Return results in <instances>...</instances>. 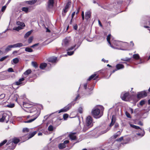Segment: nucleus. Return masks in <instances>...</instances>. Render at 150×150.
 <instances>
[{"label":"nucleus","mask_w":150,"mask_h":150,"mask_svg":"<svg viewBox=\"0 0 150 150\" xmlns=\"http://www.w3.org/2000/svg\"><path fill=\"white\" fill-rule=\"evenodd\" d=\"M69 117V115L65 113L64 114L63 116V117L64 120H66L67 119V118Z\"/></svg>","instance_id":"obj_43"},{"label":"nucleus","mask_w":150,"mask_h":150,"mask_svg":"<svg viewBox=\"0 0 150 150\" xmlns=\"http://www.w3.org/2000/svg\"><path fill=\"white\" fill-rule=\"evenodd\" d=\"M23 105L24 108H29V109L32 106L29 103L24 102H23Z\"/></svg>","instance_id":"obj_15"},{"label":"nucleus","mask_w":150,"mask_h":150,"mask_svg":"<svg viewBox=\"0 0 150 150\" xmlns=\"http://www.w3.org/2000/svg\"><path fill=\"white\" fill-rule=\"evenodd\" d=\"M33 65L35 68L38 67V64L37 62H32Z\"/></svg>","instance_id":"obj_47"},{"label":"nucleus","mask_w":150,"mask_h":150,"mask_svg":"<svg viewBox=\"0 0 150 150\" xmlns=\"http://www.w3.org/2000/svg\"><path fill=\"white\" fill-rule=\"evenodd\" d=\"M75 12H74L72 13V15H71V18H72V19L73 18L74 16L75 15Z\"/></svg>","instance_id":"obj_63"},{"label":"nucleus","mask_w":150,"mask_h":150,"mask_svg":"<svg viewBox=\"0 0 150 150\" xmlns=\"http://www.w3.org/2000/svg\"><path fill=\"white\" fill-rule=\"evenodd\" d=\"M93 125V119L91 116H88L86 119L85 125L83 128V131L84 132H85Z\"/></svg>","instance_id":"obj_1"},{"label":"nucleus","mask_w":150,"mask_h":150,"mask_svg":"<svg viewBox=\"0 0 150 150\" xmlns=\"http://www.w3.org/2000/svg\"><path fill=\"white\" fill-rule=\"evenodd\" d=\"M33 39V37L32 36L30 37L28 40V42L29 43H31Z\"/></svg>","instance_id":"obj_42"},{"label":"nucleus","mask_w":150,"mask_h":150,"mask_svg":"<svg viewBox=\"0 0 150 150\" xmlns=\"http://www.w3.org/2000/svg\"><path fill=\"white\" fill-rule=\"evenodd\" d=\"M31 70L30 69H28L24 73L23 75L25 76H26L25 77H26L27 75L31 73Z\"/></svg>","instance_id":"obj_20"},{"label":"nucleus","mask_w":150,"mask_h":150,"mask_svg":"<svg viewBox=\"0 0 150 150\" xmlns=\"http://www.w3.org/2000/svg\"><path fill=\"white\" fill-rule=\"evenodd\" d=\"M13 47H14L13 45H9L5 49V51L6 52H8L11 50V48H12Z\"/></svg>","instance_id":"obj_23"},{"label":"nucleus","mask_w":150,"mask_h":150,"mask_svg":"<svg viewBox=\"0 0 150 150\" xmlns=\"http://www.w3.org/2000/svg\"><path fill=\"white\" fill-rule=\"evenodd\" d=\"M11 144L12 145V140H9L7 143L6 144V145H9V144H11Z\"/></svg>","instance_id":"obj_59"},{"label":"nucleus","mask_w":150,"mask_h":150,"mask_svg":"<svg viewBox=\"0 0 150 150\" xmlns=\"http://www.w3.org/2000/svg\"><path fill=\"white\" fill-rule=\"evenodd\" d=\"M24 80L25 79L24 78H21L19 79L18 81L16 82L15 84L17 86H19L22 83V82L24 81Z\"/></svg>","instance_id":"obj_17"},{"label":"nucleus","mask_w":150,"mask_h":150,"mask_svg":"<svg viewBox=\"0 0 150 150\" xmlns=\"http://www.w3.org/2000/svg\"><path fill=\"white\" fill-rule=\"evenodd\" d=\"M37 1V0H32L27 1V2L28 4L32 5L35 4L36 2Z\"/></svg>","instance_id":"obj_29"},{"label":"nucleus","mask_w":150,"mask_h":150,"mask_svg":"<svg viewBox=\"0 0 150 150\" xmlns=\"http://www.w3.org/2000/svg\"><path fill=\"white\" fill-rule=\"evenodd\" d=\"M5 96V94L3 93L0 95V99H2L4 98Z\"/></svg>","instance_id":"obj_54"},{"label":"nucleus","mask_w":150,"mask_h":150,"mask_svg":"<svg viewBox=\"0 0 150 150\" xmlns=\"http://www.w3.org/2000/svg\"><path fill=\"white\" fill-rule=\"evenodd\" d=\"M80 10V8H78L77 9V10L76 12V14L77 15L79 13V11Z\"/></svg>","instance_id":"obj_62"},{"label":"nucleus","mask_w":150,"mask_h":150,"mask_svg":"<svg viewBox=\"0 0 150 150\" xmlns=\"http://www.w3.org/2000/svg\"><path fill=\"white\" fill-rule=\"evenodd\" d=\"M14 47H20L23 46V45L21 43H18L13 45Z\"/></svg>","instance_id":"obj_24"},{"label":"nucleus","mask_w":150,"mask_h":150,"mask_svg":"<svg viewBox=\"0 0 150 150\" xmlns=\"http://www.w3.org/2000/svg\"><path fill=\"white\" fill-rule=\"evenodd\" d=\"M20 141V139H19L16 137H14L12 140V146H9L8 147V149L11 150H13L14 149L16 146V144L18 143Z\"/></svg>","instance_id":"obj_4"},{"label":"nucleus","mask_w":150,"mask_h":150,"mask_svg":"<svg viewBox=\"0 0 150 150\" xmlns=\"http://www.w3.org/2000/svg\"><path fill=\"white\" fill-rule=\"evenodd\" d=\"M99 78V75L98 74V72H96L93 74L91 75L87 79V81H90L92 79L95 80Z\"/></svg>","instance_id":"obj_9"},{"label":"nucleus","mask_w":150,"mask_h":150,"mask_svg":"<svg viewBox=\"0 0 150 150\" xmlns=\"http://www.w3.org/2000/svg\"><path fill=\"white\" fill-rule=\"evenodd\" d=\"M147 95V93L145 91H142L139 92L137 95V98L138 99L144 98L146 97Z\"/></svg>","instance_id":"obj_8"},{"label":"nucleus","mask_w":150,"mask_h":150,"mask_svg":"<svg viewBox=\"0 0 150 150\" xmlns=\"http://www.w3.org/2000/svg\"><path fill=\"white\" fill-rule=\"evenodd\" d=\"M76 45H75L73 46H72V47H70L68 48L67 49V51H68L72 50H73L76 47Z\"/></svg>","instance_id":"obj_45"},{"label":"nucleus","mask_w":150,"mask_h":150,"mask_svg":"<svg viewBox=\"0 0 150 150\" xmlns=\"http://www.w3.org/2000/svg\"><path fill=\"white\" fill-rule=\"evenodd\" d=\"M32 33V31H30L27 32L25 35L24 38H27Z\"/></svg>","instance_id":"obj_31"},{"label":"nucleus","mask_w":150,"mask_h":150,"mask_svg":"<svg viewBox=\"0 0 150 150\" xmlns=\"http://www.w3.org/2000/svg\"><path fill=\"white\" fill-rule=\"evenodd\" d=\"M54 0H48L47 2V7L49 8H51L53 7L54 4Z\"/></svg>","instance_id":"obj_11"},{"label":"nucleus","mask_w":150,"mask_h":150,"mask_svg":"<svg viewBox=\"0 0 150 150\" xmlns=\"http://www.w3.org/2000/svg\"><path fill=\"white\" fill-rule=\"evenodd\" d=\"M6 8V5L3 6L1 8V11L2 12H4Z\"/></svg>","instance_id":"obj_56"},{"label":"nucleus","mask_w":150,"mask_h":150,"mask_svg":"<svg viewBox=\"0 0 150 150\" xmlns=\"http://www.w3.org/2000/svg\"><path fill=\"white\" fill-rule=\"evenodd\" d=\"M123 140V137H122L119 139H116V141L119 142H120L122 141Z\"/></svg>","instance_id":"obj_52"},{"label":"nucleus","mask_w":150,"mask_h":150,"mask_svg":"<svg viewBox=\"0 0 150 150\" xmlns=\"http://www.w3.org/2000/svg\"><path fill=\"white\" fill-rule=\"evenodd\" d=\"M14 106H15V105L13 103L10 104H9V105H7V106L8 107L10 108H13V107H14Z\"/></svg>","instance_id":"obj_49"},{"label":"nucleus","mask_w":150,"mask_h":150,"mask_svg":"<svg viewBox=\"0 0 150 150\" xmlns=\"http://www.w3.org/2000/svg\"><path fill=\"white\" fill-rule=\"evenodd\" d=\"M92 114L93 117L97 118H99L103 115V114L100 112V110L98 108H96L92 110Z\"/></svg>","instance_id":"obj_3"},{"label":"nucleus","mask_w":150,"mask_h":150,"mask_svg":"<svg viewBox=\"0 0 150 150\" xmlns=\"http://www.w3.org/2000/svg\"><path fill=\"white\" fill-rule=\"evenodd\" d=\"M71 2L70 1H68L67 4L66 6H65V8H66L69 9V8L70 6L71 5Z\"/></svg>","instance_id":"obj_37"},{"label":"nucleus","mask_w":150,"mask_h":150,"mask_svg":"<svg viewBox=\"0 0 150 150\" xmlns=\"http://www.w3.org/2000/svg\"><path fill=\"white\" fill-rule=\"evenodd\" d=\"M145 134V132L144 130H142V133H137L136 134L139 136H141V137H142Z\"/></svg>","instance_id":"obj_36"},{"label":"nucleus","mask_w":150,"mask_h":150,"mask_svg":"<svg viewBox=\"0 0 150 150\" xmlns=\"http://www.w3.org/2000/svg\"><path fill=\"white\" fill-rule=\"evenodd\" d=\"M115 122V120H114L113 117V116L111 119V122L109 125L110 127H111L112 126L114 125Z\"/></svg>","instance_id":"obj_33"},{"label":"nucleus","mask_w":150,"mask_h":150,"mask_svg":"<svg viewBox=\"0 0 150 150\" xmlns=\"http://www.w3.org/2000/svg\"><path fill=\"white\" fill-rule=\"evenodd\" d=\"M145 103V101L144 100H141L139 103V104L141 105L142 106L144 105Z\"/></svg>","instance_id":"obj_51"},{"label":"nucleus","mask_w":150,"mask_h":150,"mask_svg":"<svg viewBox=\"0 0 150 150\" xmlns=\"http://www.w3.org/2000/svg\"><path fill=\"white\" fill-rule=\"evenodd\" d=\"M7 142V140L5 139L2 142L0 143V147H1L4 145L5 143Z\"/></svg>","instance_id":"obj_41"},{"label":"nucleus","mask_w":150,"mask_h":150,"mask_svg":"<svg viewBox=\"0 0 150 150\" xmlns=\"http://www.w3.org/2000/svg\"><path fill=\"white\" fill-rule=\"evenodd\" d=\"M19 61V59L17 58H16L14 59H13V62L14 64H15L18 63V62Z\"/></svg>","instance_id":"obj_34"},{"label":"nucleus","mask_w":150,"mask_h":150,"mask_svg":"<svg viewBox=\"0 0 150 150\" xmlns=\"http://www.w3.org/2000/svg\"><path fill=\"white\" fill-rule=\"evenodd\" d=\"M69 41L68 39H65L63 41L64 46L66 47L67 46L69 45Z\"/></svg>","instance_id":"obj_22"},{"label":"nucleus","mask_w":150,"mask_h":150,"mask_svg":"<svg viewBox=\"0 0 150 150\" xmlns=\"http://www.w3.org/2000/svg\"><path fill=\"white\" fill-rule=\"evenodd\" d=\"M110 37H111V35L110 34H109L108 35V36H107V41H109V40H110Z\"/></svg>","instance_id":"obj_57"},{"label":"nucleus","mask_w":150,"mask_h":150,"mask_svg":"<svg viewBox=\"0 0 150 150\" xmlns=\"http://www.w3.org/2000/svg\"><path fill=\"white\" fill-rule=\"evenodd\" d=\"M76 133H72L69 135V137L72 140H76L77 139L75 135Z\"/></svg>","instance_id":"obj_14"},{"label":"nucleus","mask_w":150,"mask_h":150,"mask_svg":"<svg viewBox=\"0 0 150 150\" xmlns=\"http://www.w3.org/2000/svg\"><path fill=\"white\" fill-rule=\"evenodd\" d=\"M131 60L130 58H125L122 59V60L126 61L127 62H129Z\"/></svg>","instance_id":"obj_40"},{"label":"nucleus","mask_w":150,"mask_h":150,"mask_svg":"<svg viewBox=\"0 0 150 150\" xmlns=\"http://www.w3.org/2000/svg\"><path fill=\"white\" fill-rule=\"evenodd\" d=\"M8 57V56H4V57H3L1 58L0 59V61L2 62V61H3L5 59H6Z\"/></svg>","instance_id":"obj_48"},{"label":"nucleus","mask_w":150,"mask_h":150,"mask_svg":"<svg viewBox=\"0 0 150 150\" xmlns=\"http://www.w3.org/2000/svg\"><path fill=\"white\" fill-rule=\"evenodd\" d=\"M72 106V103L69 104L67 106L59 110L58 113H60L61 112H65L67 111L71 108Z\"/></svg>","instance_id":"obj_7"},{"label":"nucleus","mask_w":150,"mask_h":150,"mask_svg":"<svg viewBox=\"0 0 150 150\" xmlns=\"http://www.w3.org/2000/svg\"><path fill=\"white\" fill-rule=\"evenodd\" d=\"M23 28V27H21L20 26H18L17 27H16V28H13V29L14 30H16L17 31H18L22 29Z\"/></svg>","instance_id":"obj_32"},{"label":"nucleus","mask_w":150,"mask_h":150,"mask_svg":"<svg viewBox=\"0 0 150 150\" xmlns=\"http://www.w3.org/2000/svg\"><path fill=\"white\" fill-rule=\"evenodd\" d=\"M25 51L26 52H32L33 51V50L29 47H26L25 48Z\"/></svg>","instance_id":"obj_35"},{"label":"nucleus","mask_w":150,"mask_h":150,"mask_svg":"<svg viewBox=\"0 0 150 150\" xmlns=\"http://www.w3.org/2000/svg\"><path fill=\"white\" fill-rule=\"evenodd\" d=\"M69 142V141L68 140H66L64 141L63 143H64V144H68Z\"/></svg>","instance_id":"obj_60"},{"label":"nucleus","mask_w":150,"mask_h":150,"mask_svg":"<svg viewBox=\"0 0 150 150\" xmlns=\"http://www.w3.org/2000/svg\"><path fill=\"white\" fill-rule=\"evenodd\" d=\"M22 11L27 13L28 11V8L27 7H23L22 8Z\"/></svg>","instance_id":"obj_39"},{"label":"nucleus","mask_w":150,"mask_h":150,"mask_svg":"<svg viewBox=\"0 0 150 150\" xmlns=\"http://www.w3.org/2000/svg\"><path fill=\"white\" fill-rule=\"evenodd\" d=\"M73 28L75 30H77L78 28V26L77 24H76L75 25H74V26L73 27Z\"/></svg>","instance_id":"obj_61"},{"label":"nucleus","mask_w":150,"mask_h":150,"mask_svg":"<svg viewBox=\"0 0 150 150\" xmlns=\"http://www.w3.org/2000/svg\"><path fill=\"white\" fill-rule=\"evenodd\" d=\"M19 98V96L17 94H15L14 95L13 97V100H15V101L17 102L18 104L21 105V102L18 101V98Z\"/></svg>","instance_id":"obj_13"},{"label":"nucleus","mask_w":150,"mask_h":150,"mask_svg":"<svg viewBox=\"0 0 150 150\" xmlns=\"http://www.w3.org/2000/svg\"><path fill=\"white\" fill-rule=\"evenodd\" d=\"M74 51H71V52H67V54L69 55H72L74 53Z\"/></svg>","instance_id":"obj_53"},{"label":"nucleus","mask_w":150,"mask_h":150,"mask_svg":"<svg viewBox=\"0 0 150 150\" xmlns=\"http://www.w3.org/2000/svg\"><path fill=\"white\" fill-rule=\"evenodd\" d=\"M58 147L59 149H62L65 148L66 147V146L64 143H62L60 144L59 145Z\"/></svg>","instance_id":"obj_25"},{"label":"nucleus","mask_w":150,"mask_h":150,"mask_svg":"<svg viewBox=\"0 0 150 150\" xmlns=\"http://www.w3.org/2000/svg\"><path fill=\"white\" fill-rule=\"evenodd\" d=\"M91 12L90 11H87L85 13V19L88 20L91 17Z\"/></svg>","instance_id":"obj_16"},{"label":"nucleus","mask_w":150,"mask_h":150,"mask_svg":"<svg viewBox=\"0 0 150 150\" xmlns=\"http://www.w3.org/2000/svg\"><path fill=\"white\" fill-rule=\"evenodd\" d=\"M121 134V132L120 131H118L116 134H115L113 136V137L114 139H116L117 138L118 136H120Z\"/></svg>","instance_id":"obj_30"},{"label":"nucleus","mask_w":150,"mask_h":150,"mask_svg":"<svg viewBox=\"0 0 150 150\" xmlns=\"http://www.w3.org/2000/svg\"><path fill=\"white\" fill-rule=\"evenodd\" d=\"M124 66L122 64H117L116 66V69L113 70L112 71V73H114L115 71L117 70L123 69L124 68Z\"/></svg>","instance_id":"obj_10"},{"label":"nucleus","mask_w":150,"mask_h":150,"mask_svg":"<svg viewBox=\"0 0 150 150\" xmlns=\"http://www.w3.org/2000/svg\"><path fill=\"white\" fill-rule=\"evenodd\" d=\"M23 132L24 133L29 132V129L27 128H24L23 129Z\"/></svg>","instance_id":"obj_44"},{"label":"nucleus","mask_w":150,"mask_h":150,"mask_svg":"<svg viewBox=\"0 0 150 150\" xmlns=\"http://www.w3.org/2000/svg\"><path fill=\"white\" fill-rule=\"evenodd\" d=\"M133 96V95H130L129 92H127L125 93L122 96H121V98L122 100L127 101L130 100L131 98Z\"/></svg>","instance_id":"obj_5"},{"label":"nucleus","mask_w":150,"mask_h":150,"mask_svg":"<svg viewBox=\"0 0 150 150\" xmlns=\"http://www.w3.org/2000/svg\"><path fill=\"white\" fill-rule=\"evenodd\" d=\"M37 132V131H35L31 133H30L28 135V136L27 137L26 140H28L33 137L36 134Z\"/></svg>","instance_id":"obj_12"},{"label":"nucleus","mask_w":150,"mask_h":150,"mask_svg":"<svg viewBox=\"0 0 150 150\" xmlns=\"http://www.w3.org/2000/svg\"><path fill=\"white\" fill-rule=\"evenodd\" d=\"M125 115L127 117L130 118H131V116L129 113L127 111H126Z\"/></svg>","instance_id":"obj_46"},{"label":"nucleus","mask_w":150,"mask_h":150,"mask_svg":"<svg viewBox=\"0 0 150 150\" xmlns=\"http://www.w3.org/2000/svg\"><path fill=\"white\" fill-rule=\"evenodd\" d=\"M47 64L45 63H41L40 66V68L42 69H44L47 66Z\"/></svg>","instance_id":"obj_19"},{"label":"nucleus","mask_w":150,"mask_h":150,"mask_svg":"<svg viewBox=\"0 0 150 150\" xmlns=\"http://www.w3.org/2000/svg\"><path fill=\"white\" fill-rule=\"evenodd\" d=\"M87 85H88V84L87 83H86L84 84L83 86H84V88L85 89H87Z\"/></svg>","instance_id":"obj_58"},{"label":"nucleus","mask_w":150,"mask_h":150,"mask_svg":"<svg viewBox=\"0 0 150 150\" xmlns=\"http://www.w3.org/2000/svg\"><path fill=\"white\" fill-rule=\"evenodd\" d=\"M78 112L80 113H82L83 112V108L81 107H80L78 109Z\"/></svg>","instance_id":"obj_50"},{"label":"nucleus","mask_w":150,"mask_h":150,"mask_svg":"<svg viewBox=\"0 0 150 150\" xmlns=\"http://www.w3.org/2000/svg\"><path fill=\"white\" fill-rule=\"evenodd\" d=\"M8 71L9 72H14L13 69L12 68H10L8 69Z\"/></svg>","instance_id":"obj_55"},{"label":"nucleus","mask_w":150,"mask_h":150,"mask_svg":"<svg viewBox=\"0 0 150 150\" xmlns=\"http://www.w3.org/2000/svg\"><path fill=\"white\" fill-rule=\"evenodd\" d=\"M102 61L104 62L108 63V61L104 59H102Z\"/></svg>","instance_id":"obj_64"},{"label":"nucleus","mask_w":150,"mask_h":150,"mask_svg":"<svg viewBox=\"0 0 150 150\" xmlns=\"http://www.w3.org/2000/svg\"><path fill=\"white\" fill-rule=\"evenodd\" d=\"M133 58L135 59L138 60L140 59V57L138 54H135L133 55Z\"/></svg>","instance_id":"obj_26"},{"label":"nucleus","mask_w":150,"mask_h":150,"mask_svg":"<svg viewBox=\"0 0 150 150\" xmlns=\"http://www.w3.org/2000/svg\"><path fill=\"white\" fill-rule=\"evenodd\" d=\"M57 60V57H52L49 58L48 61L49 62L54 63Z\"/></svg>","instance_id":"obj_18"},{"label":"nucleus","mask_w":150,"mask_h":150,"mask_svg":"<svg viewBox=\"0 0 150 150\" xmlns=\"http://www.w3.org/2000/svg\"><path fill=\"white\" fill-rule=\"evenodd\" d=\"M16 24L17 25H20V26L23 27L25 26V23L23 22H21L18 21L16 22Z\"/></svg>","instance_id":"obj_21"},{"label":"nucleus","mask_w":150,"mask_h":150,"mask_svg":"<svg viewBox=\"0 0 150 150\" xmlns=\"http://www.w3.org/2000/svg\"><path fill=\"white\" fill-rule=\"evenodd\" d=\"M130 126L131 127H132L134 128L135 129H140L141 130H142V129L140 128V127L138 126H137V125H134L132 124H130Z\"/></svg>","instance_id":"obj_27"},{"label":"nucleus","mask_w":150,"mask_h":150,"mask_svg":"<svg viewBox=\"0 0 150 150\" xmlns=\"http://www.w3.org/2000/svg\"><path fill=\"white\" fill-rule=\"evenodd\" d=\"M27 112L30 113L35 112V114L33 115L34 116V118L30 120L27 121H24V122L25 123H28L31 122L35 120L39 116L38 114H36V113L38 112V111L36 107L35 106H32Z\"/></svg>","instance_id":"obj_2"},{"label":"nucleus","mask_w":150,"mask_h":150,"mask_svg":"<svg viewBox=\"0 0 150 150\" xmlns=\"http://www.w3.org/2000/svg\"><path fill=\"white\" fill-rule=\"evenodd\" d=\"M68 9L66 8H64L63 9V12L62 13V15L64 17L65 16L66 13L68 11Z\"/></svg>","instance_id":"obj_28"},{"label":"nucleus","mask_w":150,"mask_h":150,"mask_svg":"<svg viewBox=\"0 0 150 150\" xmlns=\"http://www.w3.org/2000/svg\"><path fill=\"white\" fill-rule=\"evenodd\" d=\"M48 130L49 131H52L53 130V127L52 125H50L48 127Z\"/></svg>","instance_id":"obj_38"},{"label":"nucleus","mask_w":150,"mask_h":150,"mask_svg":"<svg viewBox=\"0 0 150 150\" xmlns=\"http://www.w3.org/2000/svg\"><path fill=\"white\" fill-rule=\"evenodd\" d=\"M9 115L6 113H4L2 115V117L0 119V122H1L5 121L7 123L9 119Z\"/></svg>","instance_id":"obj_6"}]
</instances>
